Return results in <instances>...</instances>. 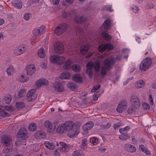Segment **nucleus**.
<instances>
[{
    "label": "nucleus",
    "instance_id": "1",
    "mask_svg": "<svg viewBox=\"0 0 156 156\" xmlns=\"http://www.w3.org/2000/svg\"><path fill=\"white\" fill-rule=\"evenodd\" d=\"M115 63V59L112 57L106 59L103 62V66L101 68V73L102 75H105L107 70H110L112 68L113 66Z\"/></svg>",
    "mask_w": 156,
    "mask_h": 156
},
{
    "label": "nucleus",
    "instance_id": "2",
    "mask_svg": "<svg viewBox=\"0 0 156 156\" xmlns=\"http://www.w3.org/2000/svg\"><path fill=\"white\" fill-rule=\"evenodd\" d=\"M152 64V60L150 58L144 59L140 65V69L142 71H145L149 69Z\"/></svg>",
    "mask_w": 156,
    "mask_h": 156
},
{
    "label": "nucleus",
    "instance_id": "3",
    "mask_svg": "<svg viewBox=\"0 0 156 156\" xmlns=\"http://www.w3.org/2000/svg\"><path fill=\"white\" fill-rule=\"evenodd\" d=\"M49 59L50 61L52 62L53 63H58L59 65L62 64L65 59L64 57L56 55H51L49 58Z\"/></svg>",
    "mask_w": 156,
    "mask_h": 156
},
{
    "label": "nucleus",
    "instance_id": "4",
    "mask_svg": "<svg viewBox=\"0 0 156 156\" xmlns=\"http://www.w3.org/2000/svg\"><path fill=\"white\" fill-rule=\"evenodd\" d=\"M68 25L66 23L60 24L55 28V33L57 35H60L63 33L67 29Z\"/></svg>",
    "mask_w": 156,
    "mask_h": 156
},
{
    "label": "nucleus",
    "instance_id": "5",
    "mask_svg": "<svg viewBox=\"0 0 156 156\" xmlns=\"http://www.w3.org/2000/svg\"><path fill=\"white\" fill-rule=\"evenodd\" d=\"M1 141L2 144L6 146H10L9 148H11L12 147V140L8 136H3L1 139Z\"/></svg>",
    "mask_w": 156,
    "mask_h": 156
},
{
    "label": "nucleus",
    "instance_id": "6",
    "mask_svg": "<svg viewBox=\"0 0 156 156\" xmlns=\"http://www.w3.org/2000/svg\"><path fill=\"white\" fill-rule=\"evenodd\" d=\"M130 104L134 108H138L140 106V101L139 98L136 96H133L130 99Z\"/></svg>",
    "mask_w": 156,
    "mask_h": 156
},
{
    "label": "nucleus",
    "instance_id": "7",
    "mask_svg": "<svg viewBox=\"0 0 156 156\" xmlns=\"http://www.w3.org/2000/svg\"><path fill=\"white\" fill-rule=\"evenodd\" d=\"M45 28L44 26H42L34 29L33 30V35L35 36H40L44 32Z\"/></svg>",
    "mask_w": 156,
    "mask_h": 156
},
{
    "label": "nucleus",
    "instance_id": "8",
    "mask_svg": "<svg viewBox=\"0 0 156 156\" xmlns=\"http://www.w3.org/2000/svg\"><path fill=\"white\" fill-rule=\"evenodd\" d=\"M27 135V130L24 127L21 128L18 132L16 135V137L18 139L19 141L20 138H21L22 140H25V136Z\"/></svg>",
    "mask_w": 156,
    "mask_h": 156
},
{
    "label": "nucleus",
    "instance_id": "9",
    "mask_svg": "<svg viewBox=\"0 0 156 156\" xmlns=\"http://www.w3.org/2000/svg\"><path fill=\"white\" fill-rule=\"evenodd\" d=\"M113 48V46L109 43L101 44L98 47V50L101 53H103L107 49L110 50H112Z\"/></svg>",
    "mask_w": 156,
    "mask_h": 156
},
{
    "label": "nucleus",
    "instance_id": "10",
    "mask_svg": "<svg viewBox=\"0 0 156 156\" xmlns=\"http://www.w3.org/2000/svg\"><path fill=\"white\" fill-rule=\"evenodd\" d=\"M127 104V101L126 100L120 101L117 108V111L119 113H121L123 111L126 109Z\"/></svg>",
    "mask_w": 156,
    "mask_h": 156
},
{
    "label": "nucleus",
    "instance_id": "11",
    "mask_svg": "<svg viewBox=\"0 0 156 156\" xmlns=\"http://www.w3.org/2000/svg\"><path fill=\"white\" fill-rule=\"evenodd\" d=\"M54 48L56 53L61 54L63 52V45L59 42H57L55 43Z\"/></svg>",
    "mask_w": 156,
    "mask_h": 156
},
{
    "label": "nucleus",
    "instance_id": "12",
    "mask_svg": "<svg viewBox=\"0 0 156 156\" xmlns=\"http://www.w3.org/2000/svg\"><path fill=\"white\" fill-rule=\"evenodd\" d=\"M26 49L24 47L19 46L18 47H16L13 50V53L16 55H19L25 52Z\"/></svg>",
    "mask_w": 156,
    "mask_h": 156
},
{
    "label": "nucleus",
    "instance_id": "13",
    "mask_svg": "<svg viewBox=\"0 0 156 156\" xmlns=\"http://www.w3.org/2000/svg\"><path fill=\"white\" fill-rule=\"evenodd\" d=\"M46 134L42 130H37L34 133V136L37 139H41L46 137Z\"/></svg>",
    "mask_w": 156,
    "mask_h": 156
},
{
    "label": "nucleus",
    "instance_id": "14",
    "mask_svg": "<svg viewBox=\"0 0 156 156\" xmlns=\"http://www.w3.org/2000/svg\"><path fill=\"white\" fill-rule=\"evenodd\" d=\"M55 89L58 92H62L64 90V87L62 84L59 82H55L53 84Z\"/></svg>",
    "mask_w": 156,
    "mask_h": 156
},
{
    "label": "nucleus",
    "instance_id": "15",
    "mask_svg": "<svg viewBox=\"0 0 156 156\" xmlns=\"http://www.w3.org/2000/svg\"><path fill=\"white\" fill-rule=\"evenodd\" d=\"M55 144L57 146H60V148L62 151L64 152H67L69 149V147L66 144L62 142H60L59 143H56Z\"/></svg>",
    "mask_w": 156,
    "mask_h": 156
},
{
    "label": "nucleus",
    "instance_id": "16",
    "mask_svg": "<svg viewBox=\"0 0 156 156\" xmlns=\"http://www.w3.org/2000/svg\"><path fill=\"white\" fill-rule=\"evenodd\" d=\"M66 128L64 124H59L56 129V132L60 134H63L66 132Z\"/></svg>",
    "mask_w": 156,
    "mask_h": 156
},
{
    "label": "nucleus",
    "instance_id": "17",
    "mask_svg": "<svg viewBox=\"0 0 156 156\" xmlns=\"http://www.w3.org/2000/svg\"><path fill=\"white\" fill-rule=\"evenodd\" d=\"M94 126L93 123L91 121L88 122L83 126V129L85 131H87L91 129Z\"/></svg>",
    "mask_w": 156,
    "mask_h": 156
},
{
    "label": "nucleus",
    "instance_id": "18",
    "mask_svg": "<svg viewBox=\"0 0 156 156\" xmlns=\"http://www.w3.org/2000/svg\"><path fill=\"white\" fill-rule=\"evenodd\" d=\"M64 126H65L66 131L71 130L72 129L74 126L75 125L74 123L72 121H68L64 124Z\"/></svg>",
    "mask_w": 156,
    "mask_h": 156
},
{
    "label": "nucleus",
    "instance_id": "19",
    "mask_svg": "<svg viewBox=\"0 0 156 156\" xmlns=\"http://www.w3.org/2000/svg\"><path fill=\"white\" fill-rule=\"evenodd\" d=\"M89 47L87 44L82 45L80 48V50L81 53L84 55L88 52Z\"/></svg>",
    "mask_w": 156,
    "mask_h": 156
},
{
    "label": "nucleus",
    "instance_id": "20",
    "mask_svg": "<svg viewBox=\"0 0 156 156\" xmlns=\"http://www.w3.org/2000/svg\"><path fill=\"white\" fill-rule=\"evenodd\" d=\"M73 80L76 83H81L82 81L83 78L81 75L78 73L74 75L72 78Z\"/></svg>",
    "mask_w": 156,
    "mask_h": 156
},
{
    "label": "nucleus",
    "instance_id": "21",
    "mask_svg": "<svg viewBox=\"0 0 156 156\" xmlns=\"http://www.w3.org/2000/svg\"><path fill=\"white\" fill-rule=\"evenodd\" d=\"M12 3L14 6L17 9H20L22 8L21 0H14L12 1Z\"/></svg>",
    "mask_w": 156,
    "mask_h": 156
},
{
    "label": "nucleus",
    "instance_id": "22",
    "mask_svg": "<svg viewBox=\"0 0 156 156\" xmlns=\"http://www.w3.org/2000/svg\"><path fill=\"white\" fill-rule=\"evenodd\" d=\"M87 20L86 17L81 16L76 17L74 18V21L77 23H81Z\"/></svg>",
    "mask_w": 156,
    "mask_h": 156
},
{
    "label": "nucleus",
    "instance_id": "23",
    "mask_svg": "<svg viewBox=\"0 0 156 156\" xmlns=\"http://www.w3.org/2000/svg\"><path fill=\"white\" fill-rule=\"evenodd\" d=\"M125 148L130 152H133L136 151V149L135 147L133 145L126 144H125Z\"/></svg>",
    "mask_w": 156,
    "mask_h": 156
},
{
    "label": "nucleus",
    "instance_id": "24",
    "mask_svg": "<svg viewBox=\"0 0 156 156\" xmlns=\"http://www.w3.org/2000/svg\"><path fill=\"white\" fill-rule=\"evenodd\" d=\"M71 76V74L69 72H66L62 73L60 74L59 77L61 79H69Z\"/></svg>",
    "mask_w": 156,
    "mask_h": 156
},
{
    "label": "nucleus",
    "instance_id": "25",
    "mask_svg": "<svg viewBox=\"0 0 156 156\" xmlns=\"http://www.w3.org/2000/svg\"><path fill=\"white\" fill-rule=\"evenodd\" d=\"M72 64V60L68 59L66 62L65 64L63 65V68L65 70H67L69 69Z\"/></svg>",
    "mask_w": 156,
    "mask_h": 156
},
{
    "label": "nucleus",
    "instance_id": "26",
    "mask_svg": "<svg viewBox=\"0 0 156 156\" xmlns=\"http://www.w3.org/2000/svg\"><path fill=\"white\" fill-rule=\"evenodd\" d=\"M79 133V130L77 129L76 130H71L68 133V136L70 137H75Z\"/></svg>",
    "mask_w": 156,
    "mask_h": 156
},
{
    "label": "nucleus",
    "instance_id": "27",
    "mask_svg": "<svg viewBox=\"0 0 156 156\" xmlns=\"http://www.w3.org/2000/svg\"><path fill=\"white\" fill-rule=\"evenodd\" d=\"M145 83L142 80H140L137 81L135 84V87L137 88H140L143 87Z\"/></svg>",
    "mask_w": 156,
    "mask_h": 156
},
{
    "label": "nucleus",
    "instance_id": "28",
    "mask_svg": "<svg viewBox=\"0 0 156 156\" xmlns=\"http://www.w3.org/2000/svg\"><path fill=\"white\" fill-rule=\"evenodd\" d=\"M79 35L80 36V42L83 43L85 42V39H84L85 38L84 33L83 29H80L79 30Z\"/></svg>",
    "mask_w": 156,
    "mask_h": 156
},
{
    "label": "nucleus",
    "instance_id": "29",
    "mask_svg": "<svg viewBox=\"0 0 156 156\" xmlns=\"http://www.w3.org/2000/svg\"><path fill=\"white\" fill-rule=\"evenodd\" d=\"M36 91L35 89L30 90V101L34 100L36 98V96L34 94Z\"/></svg>",
    "mask_w": 156,
    "mask_h": 156
},
{
    "label": "nucleus",
    "instance_id": "30",
    "mask_svg": "<svg viewBox=\"0 0 156 156\" xmlns=\"http://www.w3.org/2000/svg\"><path fill=\"white\" fill-rule=\"evenodd\" d=\"M45 146L48 148L52 150L54 149L55 147V144H53L49 142L45 143Z\"/></svg>",
    "mask_w": 156,
    "mask_h": 156
},
{
    "label": "nucleus",
    "instance_id": "31",
    "mask_svg": "<svg viewBox=\"0 0 156 156\" xmlns=\"http://www.w3.org/2000/svg\"><path fill=\"white\" fill-rule=\"evenodd\" d=\"M38 57L40 58H44L45 56L44 49L41 48L40 50H38Z\"/></svg>",
    "mask_w": 156,
    "mask_h": 156
},
{
    "label": "nucleus",
    "instance_id": "32",
    "mask_svg": "<svg viewBox=\"0 0 156 156\" xmlns=\"http://www.w3.org/2000/svg\"><path fill=\"white\" fill-rule=\"evenodd\" d=\"M88 144V141L87 139L84 138L82 139V144L80 145V148L82 149H85L87 147Z\"/></svg>",
    "mask_w": 156,
    "mask_h": 156
},
{
    "label": "nucleus",
    "instance_id": "33",
    "mask_svg": "<svg viewBox=\"0 0 156 156\" xmlns=\"http://www.w3.org/2000/svg\"><path fill=\"white\" fill-rule=\"evenodd\" d=\"M66 86L67 87L72 90H74L77 88L76 85L73 83H68L67 84Z\"/></svg>",
    "mask_w": 156,
    "mask_h": 156
},
{
    "label": "nucleus",
    "instance_id": "34",
    "mask_svg": "<svg viewBox=\"0 0 156 156\" xmlns=\"http://www.w3.org/2000/svg\"><path fill=\"white\" fill-rule=\"evenodd\" d=\"M111 21L110 20L108 19L106 20L103 23L104 28L105 30L108 29L110 27Z\"/></svg>",
    "mask_w": 156,
    "mask_h": 156
},
{
    "label": "nucleus",
    "instance_id": "35",
    "mask_svg": "<svg viewBox=\"0 0 156 156\" xmlns=\"http://www.w3.org/2000/svg\"><path fill=\"white\" fill-rule=\"evenodd\" d=\"M102 36L107 41H110L111 39V36L109 35L106 31H104L102 33Z\"/></svg>",
    "mask_w": 156,
    "mask_h": 156
},
{
    "label": "nucleus",
    "instance_id": "36",
    "mask_svg": "<svg viewBox=\"0 0 156 156\" xmlns=\"http://www.w3.org/2000/svg\"><path fill=\"white\" fill-rule=\"evenodd\" d=\"M102 36L107 41H110L111 39V36L109 35L106 31H104L102 33Z\"/></svg>",
    "mask_w": 156,
    "mask_h": 156
},
{
    "label": "nucleus",
    "instance_id": "37",
    "mask_svg": "<svg viewBox=\"0 0 156 156\" xmlns=\"http://www.w3.org/2000/svg\"><path fill=\"white\" fill-rule=\"evenodd\" d=\"M72 69L73 71L78 72L80 71L81 67L79 65L75 64L72 65Z\"/></svg>",
    "mask_w": 156,
    "mask_h": 156
},
{
    "label": "nucleus",
    "instance_id": "38",
    "mask_svg": "<svg viewBox=\"0 0 156 156\" xmlns=\"http://www.w3.org/2000/svg\"><path fill=\"white\" fill-rule=\"evenodd\" d=\"M94 67L95 69L96 73L99 72V69L100 68V62L98 61H95L94 64Z\"/></svg>",
    "mask_w": 156,
    "mask_h": 156
},
{
    "label": "nucleus",
    "instance_id": "39",
    "mask_svg": "<svg viewBox=\"0 0 156 156\" xmlns=\"http://www.w3.org/2000/svg\"><path fill=\"white\" fill-rule=\"evenodd\" d=\"M12 98L10 95L4 96L3 98V101L5 103L9 104L11 102Z\"/></svg>",
    "mask_w": 156,
    "mask_h": 156
},
{
    "label": "nucleus",
    "instance_id": "40",
    "mask_svg": "<svg viewBox=\"0 0 156 156\" xmlns=\"http://www.w3.org/2000/svg\"><path fill=\"white\" fill-rule=\"evenodd\" d=\"M72 155L73 156H84L83 151L81 150L74 151Z\"/></svg>",
    "mask_w": 156,
    "mask_h": 156
},
{
    "label": "nucleus",
    "instance_id": "41",
    "mask_svg": "<svg viewBox=\"0 0 156 156\" xmlns=\"http://www.w3.org/2000/svg\"><path fill=\"white\" fill-rule=\"evenodd\" d=\"M37 128V126L36 124L35 123H32L30 124V131H35Z\"/></svg>",
    "mask_w": 156,
    "mask_h": 156
},
{
    "label": "nucleus",
    "instance_id": "42",
    "mask_svg": "<svg viewBox=\"0 0 156 156\" xmlns=\"http://www.w3.org/2000/svg\"><path fill=\"white\" fill-rule=\"evenodd\" d=\"M121 135L119 136V138L121 140H126L129 138L130 136L128 135L127 134H126L125 133H123Z\"/></svg>",
    "mask_w": 156,
    "mask_h": 156
},
{
    "label": "nucleus",
    "instance_id": "43",
    "mask_svg": "<svg viewBox=\"0 0 156 156\" xmlns=\"http://www.w3.org/2000/svg\"><path fill=\"white\" fill-rule=\"evenodd\" d=\"M27 91L24 89H21L18 93V96L20 98H21L22 97L25 96V94L26 93Z\"/></svg>",
    "mask_w": 156,
    "mask_h": 156
},
{
    "label": "nucleus",
    "instance_id": "44",
    "mask_svg": "<svg viewBox=\"0 0 156 156\" xmlns=\"http://www.w3.org/2000/svg\"><path fill=\"white\" fill-rule=\"evenodd\" d=\"M86 72L88 75L89 78L91 79L93 76V71L92 68H87L86 70Z\"/></svg>",
    "mask_w": 156,
    "mask_h": 156
},
{
    "label": "nucleus",
    "instance_id": "45",
    "mask_svg": "<svg viewBox=\"0 0 156 156\" xmlns=\"http://www.w3.org/2000/svg\"><path fill=\"white\" fill-rule=\"evenodd\" d=\"M6 72L8 75H11L14 72V70L12 66H9L6 70Z\"/></svg>",
    "mask_w": 156,
    "mask_h": 156
},
{
    "label": "nucleus",
    "instance_id": "46",
    "mask_svg": "<svg viewBox=\"0 0 156 156\" xmlns=\"http://www.w3.org/2000/svg\"><path fill=\"white\" fill-rule=\"evenodd\" d=\"M90 141L92 144L96 145L98 144V139L96 137H92L90 139Z\"/></svg>",
    "mask_w": 156,
    "mask_h": 156
},
{
    "label": "nucleus",
    "instance_id": "47",
    "mask_svg": "<svg viewBox=\"0 0 156 156\" xmlns=\"http://www.w3.org/2000/svg\"><path fill=\"white\" fill-rule=\"evenodd\" d=\"M36 69L35 66L33 64L30 65V75L33 74L35 72Z\"/></svg>",
    "mask_w": 156,
    "mask_h": 156
},
{
    "label": "nucleus",
    "instance_id": "48",
    "mask_svg": "<svg viewBox=\"0 0 156 156\" xmlns=\"http://www.w3.org/2000/svg\"><path fill=\"white\" fill-rule=\"evenodd\" d=\"M44 126L48 129H52V125L51 122L49 121H46L44 124Z\"/></svg>",
    "mask_w": 156,
    "mask_h": 156
},
{
    "label": "nucleus",
    "instance_id": "49",
    "mask_svg": "<svg viewBox=\"0 0 156 156\" xmlns=\"http://www.w3.org/2000/svg\"><path fill=\"white\" fill-rule=\"evenodd\" d=\"M18 80L21 82H25L28 81L29 79L28 78L26 77L23 75H21L20 76Z\"/></svg>",
    "mask_w": 156,
    "mask_h": 156
},
{
    "label": "nucleus",
    "instance_id": "50",
    "mask_svg": "<svg viewBox=\"0 0 156 156\" xmlns=\"http://www.w3.org/2000/svg\"><path fill=\"white\" fill-rule=\"evenodd\" d=\"M25 106V104L23 102H17L16 103L15 106L17 108H23Z\"/></svg>",
    "mask_w": 156,
    "mask_h": 156
},
{
    "label": "nucleus",
    "instance_id": "51",
    "mask_svg": "<svg viewBox=\"0 0 156 156\" xmlns=\"http://www.w3.org/2000/svg\"><path fill=\"white\" fill-rule=\"evenodd\" d=\"M137 109V108H134L133 106L131 105L130 107L127 110V112L129 114H131L132 113L134 112L136 109Z\"/></svg>",
    "mask_w": 156,
    "mask_h": 156
},
{
    "label": "nucleus",
    "instance_id": "52",
    "mask_svg": "<svg viewBox=\"0 0 156 156\" xmlns=\"http://www.w3.org/2000/svg\"><path fill=\"white\" fill-rule=\"evenodd\" d=\"M130 127L129 126H126L123 128H120L119 129V132L121 134L123 133H125V131L129 130L130 129Z\"/></svg>",
    "mask_w": 156,
    "mask_h": 156
},
{
    "label": "nucleus",
    "instance_id": "53",
    "mask_svg": "<svg viewBox=\"0 0 156 156\" xmlns=\"http://www.w3.org/2000/svg\"><path fill=\"white\" fill-rule=\"evenodd\" d=\"M2 108L3 109L4 108H5L6 110L8 111L9 112H12L15 109L14 108L12 107L11 106H2Z\"/></svg>",
    "mask_w": 156,
    "mask_h": 156
},
{
    "label": "nucleus",
    "instance_id": "54",
    "mask_svg": "<svg viewBox=\"0 0 156 156\" xmlns=\"http://www.w3.org/2000/svg\"><path fill=\"white\" fill-rule=\"evenodd\" d=\"M101 87L100 85H97L94 86L91 90L92 92H94L99 89Z\"/></svg>",
    "mask_w": 156,
    "mask_h": 156
},
{
    "label": "nucleus",
    "instance_id": "55",
    "mask_svg": "<svg viewBox=\"0 0 156 156\" xmlns=\"http://www.w3.org/2000/svg\"><path fill=\"white\" fill-rule=\"evenodd\" d=\"M112 6L111 5H106L105 6V8L106 10L110 12H112L113 11V10L112 9Z\"/></svg>",
    "mask_w": 156,
    "mask_h": 156
},
{
    "label": "nucleus",
    "instance_id": "56",
    "mask_svg": "<svg viewBox=\"0 0 156 156\" xmlns=\"http://www.w3.org/2000/svg\"><path fill=\"white\" fill-rule=\"evenodd\" d=\"M42 80V84L44 86H47L48 83V81L45 79H41Z\"/></svg>",
    "mask_w": 156,
    "mask_h": 156
},
{
    "label": "nucleus",
    "instance_id": "57",
    "mask_svg": "<svg viewBox=\"0 0 156 156\" xmlns=\"http://www.w3.org/2000/svg\"><path fill=\"white\" fill-rule=\"evenodd\" d=\"M100 96V94H98V93H97L96 94H95L93 95L94 100L95 101L97 100L98 98Z\"/></svg>",
    "mask_w": 156,
    "mask_h": 156
},
{
    "label": "nucleus",
    "instance_id": "58",
    "mask_svg": "<svg viewBox=\"0 0 156 156\" xmlns=\"http://www.w3.org/2000/svg\"><path fill=\"white\" fill-rule=\"evenodd\" d=\"M132 8V11L134 12L137 13L139 11V9L136 6H134Z\"/></svg>",
    "mask_w": 156,
    "mask_h": 156
},
{
    "label": "nucleus",
    "instance_id": "59",
    "mask_svg": "<svg viewBox=\"0 0 156 156\" xmlns=\"http://www.w3.org/2000/svg\"><path fill=\"white\" fill-rule=\"evenodd\" d=\"M94 64L93 62H89L87 65V68H92L93 67H94Z\"/></svg>",
    "mask_w": 156,
    "mask_h": 156
},
{
    "label": "nucleus",
    "instance_id": "60",
    "mask_svg": "<svg viewBox=\"0 0 156 156\" xmlns=\"http://www.w3.org/2000/svg\"><path fill=\"white\" fill-rule=\"evenodd\" d=\"M23 18L26 20H28L29 19V13H27L25 14Z\"/></svg>",
    "mask_w": 156,
    "mask_h": 156
},
{
    "label": "nucleus",
    "instance_id": "61",
    "mask_svg": "<svg viewBox=\"0 0 156 156\" xmlns=\"http://www.w3.org/2000/svg\"><path fill=\"white\" fill-rule=\"evenodd\" d=\"M3 112L2 114H1V115L3 117H7L9 116V114L5 112H4V110H3L2 111V112Z\"/></svg>",
    "mask_w": 156,
    "mask_h": 156
},
{
    "label": "nucleus",
    "instance_id": "62",
    "mask_svg": "<svg viewBox=\"0 0 156 156\" xmlns=\"http://www.w3.org/2000/svg\"><path fill=\"white\" fill-rule=\"evenodd\" d=\"M41 82V79L39 80L36 82V85L37 86H41L42 85Z\"/></svg>",
    "mask_w": 156,
    "mask_h": 156
},
{
    "label": "nucleus",
    "instance_id": "63",
    "mask_svg": "<svg viewBox=\"0 0 156 156\" xmlns=\"http://www.w3.org/2000/svg\"><path fill=\"white\" fill-rule=\"evenodd\" d=\"M142 105L144 108L146 109H149L150 108V106L148 104L146 103H144Z\"/></svg>",
    "mask_w": 156,
    "mask_h": 156
},
{
    "label": "nucleus",
    "instance_id": "64",
    "mask_svg": "<svg viewBox=\"0 0 156 156\" xmlns=\"http://www.w3.org/2000/svg\"><path fill=\"white\" fill-rule=\"evenodd\" d=\"M139 147L140 149V150L143 152H144L145 149H146L145 148V146L144 145L142 144H140L139 145Z\"/></svg>",
    "mask_w": 156,
    "mask_h": 156
}]
</instances>
